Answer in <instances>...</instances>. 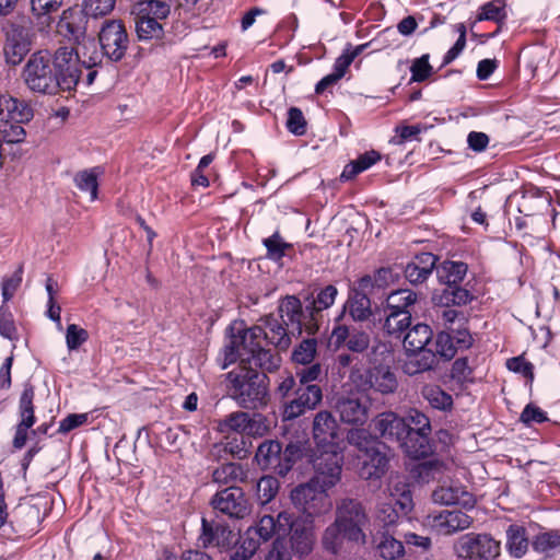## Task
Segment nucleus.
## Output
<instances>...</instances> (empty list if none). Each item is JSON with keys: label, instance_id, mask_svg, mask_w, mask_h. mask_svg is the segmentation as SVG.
<instances>
[{"label": "nucleus", "instance_id": "1", "mask_svg": "<svg viewBox=\"0 0 560 560\" xmlns=\"http://www.w3.org/2000/svg\"><path fill=\"white\" fill-rule=\"evenodd\" d=\"M73 60L72 49L68 47H60L54 54L38 50L26 60L21 78L35 94L51 96L60 91H70L79 82Z\"/></svg>", "mask_w": 560, "mask_h": 560}, {"label": "nucleus", "instance_id": "2", "mask_svg": "<svg viewBox=\"0 0 560 560\" xmlns=\"http://www.w3.org/2000/svg\"><path fill=\"white\" fill-rule=\"evenodd\" d=\"M368 523V514L360 501L350 498L339 500L335 521L323 533V548L337 555L343 549L345 541L365 544L364 528Z\"/></svg>", "mask_w": 560, "mask_h": 560}, {"label": "nucleus", "instance_id": "3", "mask_svg": "<svg viewBox=\"0 0 560 560\" xmlns=\"http://www.w3.org/2000/svg\"><path fill=\"white\" fill-rule=\"evenodd\" d=\"M264 345L261 340L257 339H254L253 343L250 340L245 341L242 332L233 334L224 348L225 362L222 368L226 369L229 364L240 358L243 362L265 371L276 370L280 365V357L270 349H266Z\"/></svg>", "mask_w": 560, "mask_h": 560}, {"label": "nucleus", "instance_id": "4", "mask_svg": "<svg viewBox=\"0 0 560 560\" xmlns=\"http://www.w3.org/2000/svg\"><path fill=\"white\" fill-rule=\"evenodd\" d=\"M233 397L243 408H258L266 405V375L253 368L242 366L228 373Z\"/></svg>", "mask_w": 560, "mask_h": 560}, {"label": "nucleus", "instance_id": "5", "mask_svg": "<svg viewBox=\"0 0 560 560\" xmlns=\"http://www.w3.org/2000/svg\"><path fill=\"white\" fill-rule=\"evenodd\" d=\"M278 522L283 534L289 533L292 552L301 559L307 557L316 542L314 520L296 517L291 512L282 511L278 513Z\"/></svg>", "mask_w": 560, "mask_h": 560}, {"label": "nucleus", "instance_id": "6", "mask_svg": "<svg viewBox=\"0 0 560 560\" xmlns=\"http://www.w3.org/2000/svg\"><path fill=\"white\" fill-rule=\"evenodd\" d=\"M290 499L292 504L302 513L300 517L314 520L328 513L332 508L327 490L318 488V485L311 479L293 488Z\"/></svg>", "mask_w": 560, "mask_h": 560}, {"label": "nucleus", "instance_id": "7", "mask_svg": "<svg viewBox=\"0 0 560 560\" xmlns=\"http://www.w3.org/2000/svg\"><path fill=\"white\" fill-rule=\"evenodd\" d=\"M408 439L402 443L404 453L410 458H424L431 453L429 418L417 409H410L406 416Z\"/></svg>", "mask_w": 560, "mask_h": 560}, {"label": "nucleus", "instance_id": "8", "mask_svg": "<svg viewBox=\"0 0 560 560\" xmlns=\"http://www.w3.org/2000/svg\"><path fill=\"white\" fill-rule=\"evenodd\" d=\"M314 475L311 478L318 488L327 491L341 480L343 456L340 448H316L312 458Z\"/></svg>", "mask_w": 560, "mask_h": 560}, {"label": "nucleus", "instance_id": "9", "mask_svg": "<svg viewBox=\"0 0 560 560\" xmlns=\"http://www.w3.org/2000/svg\"><path fill=\"white\" fill-rule=\"evenodd\" d=\"M501 551V544L488 534L468 533L454 544V552L466 560H493Z\"/></svg>", "mask_w": 560, "mask_h": 560}, {"label": "nucleus", "instance_id": "10", "mask_svg": "<svg viewBox=\"0 0 560 560\" xmlns=\"http://www.w3.org/2000/svg\"><path fill=\"white\" fill-rule=\"evenodd\" d=\"M388 493L397 509L390 504H384L378 509L377 518L385 526L394 525L400 515H407L413 508L411 491L404 478L392 477Z\"/></svg>", "mask_w": 560, "mask_h": 560}, {"label": "nucleus", "instance_id": "11", "mask_svg": "<svg viewBox=\"0 0 560 560\" xmlns=\"http://www.w3.org/2000/svg\"><path fill=\"white\" fill-rule=\"evenodd\" d=\"M237 330L243 334L245 341L250 340L252 343L254 339H257L261 340L264 343L273 345L282 350L287 349L291 343L287 328L275 316L264 318L261 324L252 328L243 330L237 328Z\"/></svg>", "mask_w": 560, "mask_h": 560}, {"label": "nucleus", "instance_id": "12", "mask_svg": "<svg viewBox=\"0 0 560 560\" xmlns=\"http://www.w3.org/2000/svg\"><path fill=\"white\" fill-rule=\"evenodd\" d=\"M211 505L231 518L242 520L250 514V504L238 487H228L218 491L211 500Z\"/></svg>", "mask_w": 560, "mask_h": 560}, {"label": "nucleus", "instance_id": "13", "mask_svg": "<svg viewBox=\"0 0 560 560\" xmlns=\"http://www.w3.org/2000/svg\"><path fill=\"white\" fill-rule=\"evenodd\" d=\"M100 45L103 54L114 61H118L125 56L128 36L120 21L105 22L100 32Z\"/></svg>", "mask_w": 560, "mask_h": 560}, {"label": "nucleus", "instance_id": "14", "mask_svg": "<svg viewBox=\"0 0 560 560\" xmlns=\"http://www.w3.org/2000/svg\"><path fill=\"white\" fill-rule=\"evenodd\" d=\"M474 518L460 510H443L427 517V524L440 535H453L468 529Z\"/></svg>", "mask_w": 560, "mask_h": 560}, {"label": "nucleus", "instance_id": "15", "mask_svg": "<svg viewBox=\"0 0 560 560\" xmlns=\"http://www.w3.org/2000/svg\"><path fill=\"white\" fill-rule=\"evenodd\" d=\"M323 398L322 389L318 385H300L295 389V398L287 402L283 408V419L293 420L307 410L314 409Z\"/></svg>", "mask_w": 560, "mask_h": 560}, {"label": "nucleus", "instance_id": "16", "mask_svg": "<svg viewBox=\"0 0 560 560\" xmlns=\"http://www.w3.org/2000/svg\"><path fill=\"white\" fill-rule=\"evenodd\" d=\"M4 56L7 62L16 66L31 50L28 31L20 25L10 24L5 28Z\"/></svg>", "mask_w": 560, "mask_h": 560}, {"label": "nucleus", "instance_id": "17", "mask_svg": "<svg viewBox=\"0 0 560 560\" xmlns=\"http://www.w3.org/2000/svg\"><path fill=\"white\" fill-rule=\"evenodd\" d=\"M338 432L339 425L331 412L324 410L316 413L313 421V439L318 451L340 448Z\"/></svg>", "mask_w": 560, "mask_h": 560}, {"label": "nucleus", "instance_id": "18", "mask_svg": "<svg viewBox=\"0 0 560 560\" xmlns=\"http://www.w3.org/2000/svg\"><path fill=\"white\" fill-rule=\"evenodd\" d=\"M34 388L26 385L21 394L19 401L20 421L16 424L13 446L21 450L25 446L27 440V431L35 424L36 418L34 413Z\"/></svg>", "mask_w": 560, "mask_h": 560}, {"label": "nucleus", "instance_id": "19", "mask_svg": "<svg viewBox=\"0 0 560 560\" xmlns=\"http://www.w3.org/2000/svg\"><path fill=\"white\" fill-rule=\"evenodd\" d=\"M370 401L365 395L352 393L337 400L336 410L340 419L350 424H363L369 417Z\"/></svg>", "mask_w": 560, "mask_h": 560}, {"label": "nucleus", "instance_id": "20", "mask_svg": "<svg viewBox=\"0 0 560 560\" xmlns=\"http://www.w3.org/2000/svg\"><path fill=\"white\" fill-rule=\"evenodd\" d=\"M434 503L441 505H460L465 510H472L476 499L459 482L451 481L440 485L432 493Z\"/></svg>", "mask_w": 560, "mask_h": 560}, {"label": "nucleus", "instance_id": "21", "mask_svg": "<svg viewBox=\"0 0 560 560\" xmlns=\"http://www.w3.org/2000/svg\"><path fill=\"white\" fill-rule=\"evenodd\" d=\"M374 428L382 438L399 443L401 448L402 443L408 439L406 420L393 411L381 413L374 420Z\"/></svg>", "mask_w": 560, "mask_h": 560}, {"label": "nucleus", "instance_id": "22", "mask_svg": "<svg viewBox=\"0 0 560 560\" xmlns=\"http://www.w3.org/2000/svg\"><path fill=\"white\" fill-rule=\"evenodd\" d=\"M236 534L226 525L209 523L202 518V532L199 540L205 548L218 547L221 550L230 549L235 542Z\"/></svg>", "mask_w": 560, "mask_h": 560}, {"label": "nucleus", "instance_id": "23", "mask_svg": "<svg viewBox=\"0 0 560 560\" xmlns=\"http://www.w3.org/2000/svg\"><path fill=\"white\" fill-rule=\"evenodd\" d=\"M329 343L336 349L346 345L352 352H362L369 348L370 337L365 331L338 325L331 331Z\"/></svg>", "mask_w": 560, "mask_h": 560}, {"label": "nucleus", "instance_id": "24", "mask_svg": "<svg viewBox=\"0 0 560 560\" xmlns=\"http://www.w3.org/2000/svg\"><path fill=\"white\" fill-rule=\"evenodd\" d=\"M255 458L265 470H272L280 476H284L289 471L288 464H282V446L278 441L269 440L261 443Z\"/></svg>", "mask_w": 560, "mask_h": 560}, {"label": "nucleus", "instance_id": "25", "mask_svg": "<svg viewBox=\"0 0 560 560\" xmlns=\"http://www.w3.org/2000/svg\"><path fill=\"white\" fill-rule=\"evenodd\" d=\"M74 42L77 43V46L75 48H72V56L74 58L73 66L80 77V66L85 69H91L101 63L104 54L98 50L97 43L94 38L83 36L79 40ZM69 48L71 49V47Z\"/></svg>", "mask_w": 560, "mask_h": 560}, {"label": "nucleus", "instance_id": "26", "mask_svg": "<svg viewBox=\"0 0 560 560\" xmlns=\"http://www.w3.org/2000/svg\"><path fill=\"white\" fill-rule=\"evenodd\" d=\"M86 16L83 10L78 8L63 10L57 23V32L70 40H79L85 35Z\"/></svg>", "mask_w": 560, "mask_h": 560}, {"label": "nucleus", "instance_id": "27", "mask_svg": "<svg viewBox=\"0 0 560 560\" xmlns=\"http://www.w3.org/2000/svg\"><path fill=\"white\" fill-rule=\"evenodd\" d=\"M382 445L378 443L371 452L358 455L362 463L360 475L364 479H378L386 471L387 456L382 452Z\"/></svg>", "mask_w": 560, "mask_h": 560}, {"label": "nucleus", "instance_id": "28", "mask_svg": "<svg viewBox=\"0 0 560 560\" xmlns=\"http://www.w3.org/2000/svg\"><path fill=\"white\" fill-rule=\"evenodd\" d=\"M435 364V353L432 350L406 351L402 371L407 375L412 376L432 370Z\"/></svg>", "mask_w": 560, "mask_h": 560}, {"label": "nucleus", "instance_id": "29", "mask_svg": "<svg viewBox=\"0 0 560 560\" xmlns=\"http://www.w3.org/2000/svg\"><path fill=\"white\" fill-rule=\"evenodd\" d=\"M3 115L18 121H30L33 118L34 113L32 106L27 102L0 92V117Z\"/></svg>", "mask_w": 560, "mask_h": 560}, {"label": "nucleus", "instance_id": "30", "mask_svg": "<svg viewBox=\"0 0 560 560\" xmlns=\"http://www.w3.org/2000/svg\"><path fill=\"white\" fill-rule=\"evenodd\" d=\"M370 386L381 394H392L398 387V382L389 366L375 365L369 372Z\"/></svg>", "mask_w": 560, "mask_h": 560}, {"label": "nucleus", "instance_id": "31", "mask_svg": "<svg viewBox=\"0 0 560 560\" xmlns=\"http://www.w3.org/2000/svg\"><path fill=\"white\" fill-rule=\"evenodd\" d=\"M63 4V0H30L31 12L40 28H47L54 22L52 14Z\"/></svg>", "mask_w": 560, "mask_h": 560}, {"label": "nucleus", "instance_id": "32", "mask_svg": "<svg viewBox=\"0 0 560 560\" xmlns=\"http://www.w3.org/2000/svg\"><path fill=\"white\" fill-rule=\"evenodd\" d=\"M528 537L526 529L518 524H511L506 528V550L511 557L520 559L528 550Z\"/></svg>", "mask_w": 560, "mask_h": 560}, {"label": "nucleus", "instance_id": "33", "mask_svg": "<svg viewBox=\"0 0 560 560\" xmlns=\"http://www.w3.org/2000/svg\"><path fill=\"white\" fill-rule=\"evenodd\" d=\"M550 206L549 197L539 189L526 191L520 201L518 211L526 217L548 209Z\"/></svg>", "mask_w": 560, "mask_h": 560}, {"label": "nucleus", "instance_id": "34", "mask_svg": "<svg viewBox=\"0 0 560 560\" xmlns=\"http://www.w3.org/2000/svg\"><path fill=\"white\" fill-rule=\"evenodd\" d=\"M253 533L254 530L247 528L237 540L235 539L231 560H249L255 555L261 541Z\"/></svg>", "mask_w": 560, "mask_h": 560}, {"label": "nucleus", "instance_id": "35", "mask_svg": "<svg viewBox=\"0 0 560 560\" xmlns=\"http://www.w3.org/2000/svg\"><path fill=\"white\" fill-rule=\"evenodd\" d=\"M467 273V265L463 261L445 260L436 267V275L447 287L462 282Z\"/></svg>", "mask_w": 560, "mask_h": 560}, {"label": "nucleus", "instance_id": "36", "mask_svg": "<svg viewBox=\"0 0 560 560\" xmlns=\"http://www.w3.org/2000/svg\"><path fill=\"white\" fill-rule=\"evenodd\" d=\"M432 336V329L428 325L417 324L405 335L404 348L406 351L428 350L425 347Z\"/></svg>", "mask_w": 560, "mask_h": 560}, {"label": "nucleus", "instance_id": "37", "mask_svg": "<svg viewBox=\"0 0 560 560\" xmlns=\"http://www.w3.org/2000/svg\"><path fill=\"white\" fill-rule=\"evenodd\" d=\"M100 174L101 171L95 167L79 172L74 177L77 188L81 192L88 194L90 201H95L97 199V178Z\"/></svg>", "mask_w": 560, "mask_h": 560}, {"label": "nucleus", "instance_id": "38", "mask_svg": "<svg viewBox=\"0 0 560 560\" xmlns=\"http://www.w3.org/2000/svg\"><path fill=\"white\" fill-rule=\"evenodd\" d=\"M422 397L428 404L438 410L447 411L453 406V398L450 394L444 392L440 386L425 385L422 388Z\"/></svg>", "mask_w": 560, "mask_h": 560}, {"label": "nucleus", "instance_id": "39", "mask_svg": "<svg viewBox=\"0 0 560 560\" xmlns=\"http://www.w3.org/2000/svg\"><path fill=\"white\" fill-rule=\"evenodd\" d=\"M434 300L444 306L451 305H466L472 300V294L460 287L451 285L446 287Z\"/></svg>", "mask_w": 560, "mask_h": 560}, {"label": "nucleus", "instance_id": "40", "mask_svg": "<svg viewBox=\"0 0 560 560\" xmlns=\"http://www.w3.org/2000/svg\"><path fill=\"white\" fill-rule=\"evenodd\" d=\"M0 122H2L0 126L1 143H18L24 140L25 130L22 127V124H25L26 121H18L3 115L0 117Z\"/></svg>", "mask_w": 560, "mask_h": 560}, {"label": "nucleus", "instance_id": "41", "mask_svg": "<svg viewBox=\"0 0 560 560\" xmlns=\"http://www.w3.org/2000/svg\"><path fill=\"white\" fill-rule=\"evenodd\" d=\"M136 31L139 39H158L163 35V26L160 21L140 13L136 21Z\"/></svg>", "mask_w": 560, "mask_h": 560}, {"label": "nucleus", "instance_id": "42", "mask_svg": "<svg viewBox=\"0 0 560 560\" xmlns=\"http://www.w3.org/2000/svg\"><path fill=\"white\" fill-rule=\"evenodd\" d=\"M249 530H254V535L260 539L261 542L268 541L275 534H283V530L279 526L278 515H262L258 522L248 527Z\"/></svg>", "mask_w": 560, "mask_h": 560}, {"label": "nucleus", "instance_id": "43", "mask_svg": "<svg viewBox=\"0 0 560 560\" xmlns=\"http://www.w3.org/2000/svg\"><path fill=\"white\" fill-rule=\"evenodd\" d=\"M279 312L283 323L287 325L288 323L296 324V329L299 332L301 331L302 304L298 298L287 296L283 299L280 303Z\"/></svg>", "mask_w": 560, "mask_h": 560}, {"label": "nucleus", "instance_id": "44", "mask_svg": "<svg viewBox=\"0 0 560 560\" xmlns=\"http://www.w3.org/2000/svg\"><path fill=\"white\" fill-rule=\"evenodd\" d=\"M416 300V293L410 290L394 291L387 296L385 312H410Z\"/></svg>", "mask_w": 560, "mask_h": 560}, {"label": "nucleus", "instance_id": "45", "mask_svg": "<svg viewBox=\"0 0 560 560\" xmlns=\"http://www.w3.org/2000/svg\"><path fill=\"white\" fill-rule=\"evenodd\" d=\"M248 424V413L243 411L232 412L218 422L217 430L220 433L228 434L231 432L245 434Z\"/></svg>", "mask_w": 560, "mask_h": 560}, {"label": "nucleus", "instance_id": "46", "mask_svg": "<svg viewBox=\"0 0 560 560\" xmlns=\"http://www.w3.org/2000/svg\"><path fill=\"white\" fill-rule=\"evenodd\" d=\"M410 312H386L384 330L388 335L399 338L410 325Z\"/></svg>", "mask_w": 560, "mask_h": 560}, {"label": "nucleus", "instance_id": "47", "mask_svg": "<svg viewBox=\"0 0 560 560\" xmlns=\"http://www.w3.org/2000/svg\"><path fill=\"white\" fill-rule=\"evenodd\" d=\"M212 478L214 482L218 483H229L232 481H242L245 478V471L240 464L236 463H228L220 467H218L213 474Z\"/></svg>", "mask_w": 560, "mask_h": 560}, {"label": "nucleus", "instance_id": "48", "mask_svg": "<svg viewBox=\"0 0 560 560\" xmlns=\"http://www.w3.org/2000/svg\"><path fill=\"white\" fill-rule=\"evenodd\" d=\"M347 440L350 445L358 448L359 455L371 452V450L378 444V441L364 429L350 430L347 434Z\"/></svg>", "mask_w": 560, "mask_h": 560}, {"label": "nucleus", "instance_id": "49", "mask_svg": "<svg viewBox=\"0 0 560 560\" xmlns=\"http://www.w3.org/2000/svg\"><path fill=\"white\" fill-rule=\"evenodd\" d=\"M279 491V481L272 476L261 477L256 486V494L260 504L269 503Z\"/></svg>", "mask_w": 560, "mask_h": 560}, {"label": "nucleus", "instance_id": "50", "mask_svg": "<svg viewBox=\"0 0 560 560\" xmlns=\"http://www.w3.org/2000/svg\"><path fill=\"white\" fill-rule=\"evenodd\" d=\"M377 553L384 560H395L404 553L401 541L389 535H383L377 544Z\"/></svg>", "mask_w": 560, "mask_h": 560}, {"label": "nucleus", "instance_id": "51", "mask_svg": "<svg viewBox=\"0 0 560 560\" xmlns=\"http://www.w3.org/2000/svg\"><path fill=\"white\" fill-rule=\"evenodd\" d=\"M317 351L315 339H305L293 350V362L302 365H308L313 362Z\"/></svg>", "mask_w": 560, "mask_h": 560}, {"label": "nucleus", "instance_id": "52", "mask_svg": "<svg viewBox=\"0 0 560 560\" xmlns=\"http://www.w3.org/2000/svg\"><path fill=\"white\" fill-rule=\"evenodd\" d=\"M347 306L354 320H365L371 315L370 300L364 294L357 293L348 301Z\"/></svg>", "mask_w": 560, "mask_h": 560}, {"label": "nucleus", "instance_id": "53", "mask_svg": "<svg viewBox=\"0 0 560 560\" xmlns=\"http://www.w3.org/2000/svg\"><path fill=\"white\" fill-rule=\"evenodd\" d=\"M116 4V0H83L82 10L88 16L101 18L109 14Z\"/></svg>", "mask_w": 560, "mask_h": 560}, {"label": "nucleus", "instance_id": "54", "mask_svg": "<svg viewBox=\"0 0 560 560\" xmlns=\"http://www.w3.org/2000/svg\"><path fill=\"white\" fill-rule=\"evenodd\" d=\"M140 13L154 18L158 21L166 19L171 11L170 4L162 0L144 1L140 3Z\"/></svg>", "mask_w": 560, "mask_h": 560}, {"label": "nucleus", "instance_id": "55", "mask_svg": "<svg viewBox=\"0 0 560 560\" xmlns=\"http://www.w3.org/2000/svg\"><path fill=\"white\" fill-rule=\"evenodd\" d=\"M504 2L502 0H492L483 4L478 15L479 21L499 22L505 18Z\"/></svg>", "mask_w": 560, "mask_h": 560}, {"label": "nucleus", "instance_id": "56", "mask_svg": "<svg viewBox=\"0 0 560 560\" xmlns=\"http://www.w3.org/2000/svg\"><path fill=\"white\" fill-rule=\"evenodd\" d=\"M533 547L538 552H549L560 547V534L557 532L540 533L533 540Z\"/></svg>", "mask_w": 560, "mask_h": 560}, {"label": "nucleus", "instance_id": "57", "mask_svg": "<svg viewBox=\"0 0 560 560\" xmlns=\"http://www.w3.org/2000/svg\"><path fill=\"white\" fill-rule=\"evenodd\" d=\"M89 339V332L86 329L70 324L66 331V345L69 351L78 350Z\"/></svg>", "mask_w": 560, "mask_h": 560}, {"label": "nucleus", "instance_id": "58", "mask_svg": "<svg viewBox=\"0 0 560 560\" xmlns=\"http://www.w3.org/2000/svg\"><path fill=\"white\" fill-rule=\"evenodd\" d=\"M337 294L338 290L335 285L329 284L322 289L312 302L313 311L322 312L329 308L335 303Z\"/></svg>", "mask_w": 560, "mask_h": 560}, {"label": "nucleus", "instance_id": "59", "mask_svg": "<svg viewBox=\"0 0 560 560\" xmlns=\"http://www.w3.org/2000/svg\"><path fill=\"white\" fill-rule=\"evenodd\" d=\"M457 347L453 340V336L448 332H440L435 339V353L447 360L454 358Z\"/></svg>", "mask_w": 560, "mask_h": 560}, {"label": "nucleus", "instance_id": "60", "mask_svg": "<svg viewBox=\"0 0 560 560\" xmlns=\"http://www.w3.org/2000/svg\"><path fill=\"white\" fill-rule=\"evenodd\" d=\"M292 552L282 537L276 538L265 555V560H292Z\"/></svg>", "mask_w": 560, "mask_h": 560}, {"label": "nucleus", "instance_id": "61", "mask_svg": "<svg viewBox=\"0 0 560 560\" xmlns=\"http://www.w3.org/2000/svg\"><path fill=\"white\" fill-rule=\"evenodd\" d=\"M411 81L422 82L427 80L432 73V67L429 63V55H423L416 58L410 67Z\"/></svg>", "mask_w": 560, "mask_h": 560}, {"label": "nucleus", "instance_id": "62", "mask_svg": "<svg viewBox=\"0 0 560 560\" xmlns=\"http://www.w3.org/2000/svg\"><path fill=\"white\" fill-rule=\"evenodd\" d=\"M270 423L262 415L256 413L254 416L248 415V424L246 425V435L249 436H262L268 433Z\"/></svg>", "mask_w": 560, "mask_h": 560}, {"label": "nucleus", "instance_id": "63", "mask_svg": "<svg viewBox=\"0 0 560 560\" xmlns=\"http://www.w3.org/2000/svg\"><path fill=\"white\" fill-rule=\"evenodd\" d=\"M264 245L268 250V257L273 260L281 259L284 256V250L289 247V244L284 243L278 233L265 238Z\"/></svg>", "mask_w": 560, "mask_h": 560}, {"label": "nucleus", "instance_id": "64", "mask_svg": "<svg viewBox=\"0 0 560 560\" xmlns=\"http://www.w3.org/2000/svg\"><path fill=\"white\" fill-rule=\"evenodd\" d=\"M451 374L457 382H472V369L469 366L466 358H459L454 361Z\"/></svg>", "mask_w": 560, "mask_h": 560}]
</instances>
